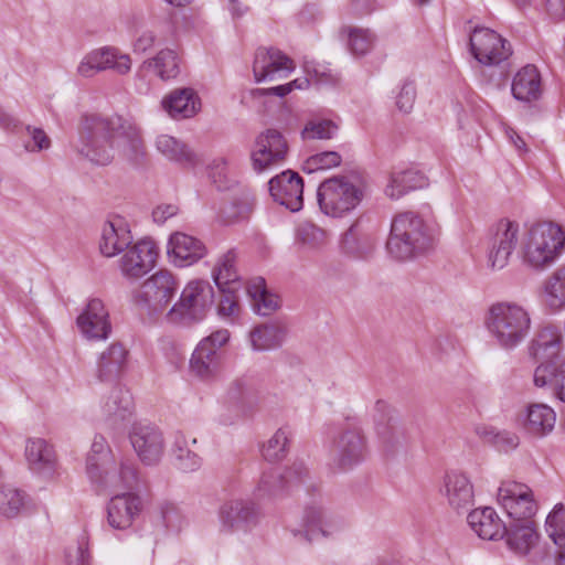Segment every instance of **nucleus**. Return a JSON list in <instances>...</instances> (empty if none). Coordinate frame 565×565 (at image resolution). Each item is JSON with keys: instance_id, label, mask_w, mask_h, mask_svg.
Here are the masks:
<instances>
[{"instance_id": "1a4fd4ad", "label": "nucleus", "mask_w": 565, "mask_h": 565, "mask_svg": "<svg viewBox=\"0 0 565 565\" xmlns=\"http://www.w3.org/2000/svg\"><path fill=\"white\" fill-rule=\"evenodd\" d=\"M178 289L174 275L168 269H159L143 279V316L158 321L167 311Z\"/></svg>"}, {"instance_id": "aec40b11", "label": "nucleus", "mask_w": 565, "mask_h": 565, "mask_svg": "<svg viewBox=\"0 0 565 565\" xmlns=\"http://www.w3.org/2000/svg\"><path fill=\"white\" fill-rule=\"evenodd\" d=\"M294 70V61L279 49L258 47L255 52L253 73L256 82L284 78Z\"/></svg>"}, {"instance_id": "4468645a", "label": "nucleus", "mask_w": 565, "mask_h": 565, "mask_svg": "<svg viewBox=\"0 0 565 565\" xmlns=\"http://www.w3.org/2000/svg\"><path fill=\"white\" fill-rule=\"evenodd\" d=\"M302 530H292V535L308 543L321 537L328 539L343 529V522L319 502L305 508Z\"/></svg>"}, {"instance_id": "412c9836", "label": "nucleus", "mask_w": 565, "mask_h": 565, "mask_svg": "<svg viewBox=\"0 0 565 565\" xmlns=\"http://www.w3.org/2000/svg\"><path fill=\"white\" fill-rule=\"evenodd\" d=\"M274 201L291 212H297L303 204V182L298 173L287 170L271 178L268 182Z\"/></svg>"}, {"instance_id": "20e7f679", "label": "nucleus", "mask_w": 565, "mask_h": 565, "mask_svg": "<svg viewBox=\"0 0 565 565\" xmlns=\"http://www.w3.org/2000/svg\"><path fill=\"white\" fill-rule=\"evenodd\" d=\"M486 327L497 345L504 350H513L529 335L531 316L527 309L519 303L501 301L489 308Z\"/></svg>"}, {"instance_id": "774afa93", "label": "nucleus", "mask_w": 565, "mask_h": 565, "mask_svg": "<svg viewBox=\"0 0 565 565\" xmlns=\"http://www.w3.org/2000/svg\"><path fill=\"white\" fill-rule=\"evenodd\" d=\"M545 10L553 21L565 20V0H545Z\"/></svg>"}, {"instance_id": "f704fd0d", "label": "nucleus", "mask_w": 565, "mask_h": 565, "mask_svg": "<svg viewBox=\"0 0 565 565\" xmlns=\"http://www.w3.org/2000/svg\"><path fill=\"white\" fill-rule=\"evenodd\" d=\"M376 435L382 450L387 456H394L406 450L412 440L407 427L392 419L386 424L377 425Z\"/></svg>"}, {"instance_id": "473e14b6", "label": "nucleus", "mask_w": 565, "mask_h": 565, "mask_svg": "<svg viewBox=\"0 0 565 565\" xmlns=\"http://www.w3.org/2000/svg\"><path fill=\"white\" fill-rule=\"evenodd\" d=\"M467 520L471 530L482 540L492 541L503 537L505 524L492 508L476 509L468 514Z\"/></svg>"}, {"instance_id": "e433bc0d", "label": "nucleus", "mask_w": 565, "mask_h": 565, "mask_svg": "<svg viewBox=\"0 0 565 565\" xmlns=\"http://www.w3.org/2000/svg\"><path fill=\"white\" fill-rule=\"evenodd\" d=\"M533 382L536 387L547 388L554 397L565 403V360L557 365H537Z\"/></svg>"}, {"instance_id": "f257e3e1", "label": "nucleus", "mask_w": 565, "mask_h": 565, "mask_svg": "<svg viewBox=\"0 0 565 565\" xmlns=\"http://www.w3.org/2000/svg\"><path fill=\"white\" fill-rule=\"evenodd\" d=\"M72 147L77 156L96 166L109 164L115 153L132 166L140 163L139 128L118 115L83 114Z\"/></svg>"}, {"instance_id": "69168bd1", "label": "nucleus", "mask_w": 565, "mask_h": 565, "mask_svg": "<svg viewBox=\"0 0 565 565\" xmlns=\"http://www.w3.org/2000/svg\"><path fill=\"white\" fill-rule=\"evenodd\" d=\"M492 446H494L499 451L509 452L519 446V437L511 431L498 430Z\"/></svg>"}, {"instance_id": "ddd939ff", "label": "nucleus", "mask_w": 565, "mask_h": 565, "mask_svg": "<svg viewBox=\"0 0 565 565\" xmlns=\"http://www.w3.org/2000/svg\"><path fill=\"white\" fill-rule=\"evenodd\" d=\"M230 332L220 329L205 337L196 345L190 359V371L202 380H211L221 370L222 353L220 349L228 341Z\"/></svg>"}, {"instance_id": "39448f33", "label": "nucleus", "mask_w": 565, "mask_h": 565, "mask_svg": "<svg viewBox=\"0 0 565 565\" xmlns=\"http://www.w3.org/2000/svg\"><path fill=\"white\" fill-rule=\"evenodd\" d=\"M565 249V232L553 222L532 225L522 241V256L526 265L534 269H545L553 265Z\"/></svg>"}, {"instance_id": "423d86ee", "label": "nucleus", "mask_w": 565, "mask_h": 565, "mask_svg": "<svg viewBox=\"0 0 565 565\" xmlns=\"http://www.w3.org/2000/svg\"><path fill=\"white\" fill-rule=\"evenodd\" d=\"M362 188L349 175H335L322 181L317 190L321 212L331 217H343L362 201Z\"/></svg>"}, {"instance_id": "37998d69", "label": "nucleus", "mask_w": 565, "mask_h": 565, "mask_svg": "<svg viewBox=\"0 0 565 565\" xmlns=\"http://www.w3.org/2000/svg\"><path fill=\"white\" fill-rule=\"evenodd\" d=\"M255 311L260 316H269L278 308V298L266 288L263 277L253 278L246 287Z\"/></svg>"}, {"instance_id": "393cba45", "label": "nucleus", "mask_w": 565, "mask_h": 565, "mask_svg": "<svg viewBox=\"0 0 565 565\" xmlns=\"http://www.w3.org/2000/svg\"><path fill=\"white\" fill-rule=\"evenodd\" d=\"M450 508L466 511L473 504V486L470 479L462 472L450 471L444 477L441 490Z\"/></svg>"}, {"instance_id": "dca6fc26", "label": "nucleus", "mask_w": 565, "mask_h": 565, "mask_svg": "<svg viewBox=\"0 0 565 565\" xmlns=\"http://www.w3.org/2000/svg\"><path fill=\"white\" fill-rule=\"evenodd\" d=\"M498 501L511 519L510 522L533 521L537 511L532 490L523 483H502L498 491Z\"/></svg>"}, {"instance_id": "f03ea898", "label": "nucleus", "mask_w": 565, "mask_h": 565, "mask_svg": "<svg viewBox=\"0 0 565 565\" xmlns=\"http://www.w3.org/2000/svg\"><path fill=\"white\" fill-rule=\"evenodd\" d=\"M438 234V225L431 215L403 212L392 221L386 248L395 259L407 260L431 250Z\"/></svg>"}, {"instance_id": "72a5a7b5", "label": "nucleus", "mask_w": 565, "mask_h": 565, "mask_svg": "<svg viewBox=\"0 0 565 565\" xmlns=\"http://www.w3.org/2000/svg\"><path fill=\"white\" fill-rule=\"evenodd\" d=\"M511 92L515 99L524 103L537 100L542 94L541 75L534 65L522 67L513 77Z\"/></svg>"}, {"instance_id": "4d7b16f0", "label": "nucleus", "mask_w": 565, "mask_h": 565, "mask_svg": "<svg viewBox=\"0 0 565 565\" xmlns=\"http://www.w3.org/2000/svg\"><path fill=\"white\" fill-rule=\"evenodd\" d=\"M342 162V157L337 151H323L309 157L305 164L303 170L308 173L318 170H328L339 167Z\"/></svg>"}, {"instance_id": "c03bdc74", "label": "nucleus", "mask_w": 565, "mask_h": 565, "mask_svg": "<svg viewBox=\"0 0 565 565\" xmlns=\"http://www.w3.org/2000/svg\"><path fill=\"white\" fill-rule=\"evenodd\" d=\"M556 414L545 404H533L529 407L526 429L534 435L543 436L552 431L555 426Z\"/></svg>"}, {"instance_id": "b1692460", "label": "nucleus", "mask_w": 565, "mask_h": 565, "mask_svg": "<svg viewBox=\"0 0 565 565\" xmlns=\"http://www.w3.org/2000/svg\"><path fill=\"white\" fill-rule=\"evenodd\" d=\"M141 511V499L136 493H116L107 507L108 524L117 530H125Z\"/></svg>"}, {"instance_id": "bf43d9fd", "label": "nucleus", "mask_w": 565, "mask_h": 565, "mask_svg": "<svg viewBox=\"0 0 565 565\" xmlns=\"http://www.w3.org/2000/svg\"><path fill=\"white\" fill-rule=\"evenodd\" d=\"M338 126L329 119L310 120L302 130L303 139H331Z\"/></svg>"}, {"instance_id": "4c0bfd02", "label": "nucleus", "mask_w": 565, "mask_h": 565, "mask_svg": "<svg viewBox=\"0 0 565 565\" xmlns=\"http://www.w3.org/2000/svg\"><path fill=\"white\" fill-rule=\"evenodd\" d=\"M428 184L426 177L415 169H404L393 171L388 184L385 188V194L393 200H397L417 189H423Z\"/></svg>"}, {"instance_id": "09e8293b", "label": "nucleus", "mask_w": 565, "mask_h": 565, "mask_svg": "<svg viewBox=\"0 0 565 565\" xmlns=\"http://www.w3.org/2000/svg\"><path fill=\"white\" fill-rule=\"evenodd\" d=\"M545 301L552 308L565 306V265L556 269L544 282Z\"/></svg>"}, {"instance_id": "680f3d73", "label": "nucleus", "mask_w": 565, "mask_h": 565, "mask_svg": "<svg viewBox=\"0 0 565 565\" xmlns=\"http://www.w3.org/2000/svg\"><path fill=\"white\" fill-rule=\"evenodd\" d=\"M416 99V87L414 82L406 81L403 83L397 96H396V106L397 108L405 114H408L414 106Z\"/></svg>"}, {"instance_id": "7c9ffc66", "label": "nucleus", "mask_w": 565, "mask_h": 565, "mask_svg": "<svg viewBox=\"0 0 565 565\" xmlns=\"http://www.w3.org/2000/svg\"><path fill=\"white\" fill-rule=\"evenodd\" d=\"M162 107L173 119L191 118L201 108V100L192 88H177L162 99Z\"/></svg>"}, {"instance_id": "ea45409f", "label": "nucleus", "mask_w": 565, "mask_h": 565, "mask_svg": "<svg viewBox=\"0 0 565 565\" xmlns=\"http://www.w3.org/2000/svg\"><path fill=\"white\" fill-rule=\"evenodd\" d=\"M156 148L168 160L182 167H194L199 162L198 156L186 143L170 135L158 136Z\"/></svg>"}, {"instance_id": "2eb2a0df", "label": "nucleus", "mask_w": 565, "mask_h": 565, "mask_svg": "<svg viewBox=\"0 0 565 565\" xmlns=\"http://www.w3.org/2000/svg\"><path fill=\"white\" fill-rule=\"evenodd\" d=\"M470 51L481 64L499 65L512 54L510 43L488 28H476L469 39Z\"/></svg>"}, {"instance_id": "7ed1b4c3", "label": "nucleus", "mask_w": 565, "mask_h": 565, "mask_svg": "<svg viewBox=\"0 0 565 565\" xmlns=\"http://www.w3.org/2000/svg\"><path fill=\"white\" fill-rule=\"evenodd\" d=\"M110 462V448L106 438L95 435L86 458V472L100 490L117 492L120 489L132 491L138 488V467L128 458L120 465L118 475L109 473L106 466Z\"/></svg>"}, {"instance_id": "5701e85b", "label": "nucleus", "mask_w": 565, "mask_h": 565, "mask_svg": "<svg viewBox=\"0 0 565 565\" xmlns=\"http://www.w3.org/2000/svg\"><path fill=\"white\" fill-rule=\"evenodd\" d=\"M77 326L84 337L90 340H106L110 335L109 315L103 301L93 298L85 310L77 317Z\"/></svg>"}, {"instance_id": "bb28decb", "label": "nucleus", "mask_w": 565, "mask_h": 565, "mask_svg": "<svg viewBox=\"0 0 565 565\" xmlns=\"http://www.w3.org/2000/svg\"><path fill=\"white\" fill-rule=\"evenodd\" d=\"M502 539L510 551L525 556L537 546L540 534L533 521L509 522L503 530Z\"/></svg>"}, {"instance_id": "2f4dec72", "label": "nucleus", "mask_w": 565, "mask_h": 565, "mask_svg": "<svg viewBox=\"0 0 565 565\" xmlns=\"http://www.w3.org/2000/svg\"><path fill=\"white\" fill-rule=\"evenodd\" d=\"M134 401L130 392L120 386L114 387L102 402V413L105 420L116 426L132 414Z\"/></svg>"}, {"instance_id": "13d9d810", "label": "nucleus", "mask_w": 565, "mask_h": 565, "mask_svg": "<svg viewBox=\"0 0 565 565\" xmlns=\"http://www.w3.org/2000/svg\"><path fill=\"white\" fill-rule=\"evenodd\" d=\"M242 286H226L218 288L221 291V299L217 307V312L223 318H232L239 312V302L237 291Z\"/></svg>"}, {"instance_id": "cd10ccee", "label": "nucleus", "mask_w": 565, "mask_h": 565, "mask_svg": "<svg viewBox=\"0 0 565 565\" xmlns=\"http://www.w3.org/2000/svg\"><path fill=\"white\" fill-rule=\"evenodd\" d=\"M128 350L119 342L111 343L96 362L95 376L99 382H114L126 370Z\"/></svg>"}, {"instance_id": "6ab92c4d", "label": "nucleus", "mask_w": 565, "mask_h": 565, "mask_svg": "<svg viewBox=\"0 0 565 565\" xmlns=\"http://www.w3.org/2000/svg\"><path fill=\"white\" fill-rule=\"evenodd\" d=\"M287 151L288 146L284 136L276 129H267L255 140L250 153L253 169L263 172L279 164L285 160Z\"/></svg>"}, {"instance_id": "f8f14e48", "label": "nucleus", "mask_w": 565, "mask_h": 565, "mask_svg": "<svg viewBox=\"0 0 565 565\" xmlns=\"http://www.w3.org/2000/svg\"><path fill=\"white\" fill-rule=\"evenodd\" d=\"M148 532L156 540L170 533L178 535L188 529L190 521L183 507L171 500H159L152 503L143 518Z\"/></svg>"}, {"instance_id": "338daca9", "label": "nucleus", "mask_w": 565, "mask_h": 565, "mask_svg": "<svg viewBox=\"0 0 565 565\" xmlns=\"http://www.w3.org/2000/svg\"><path fill=\"white\" fill-rule=\"evenodd\" d=\"M68 565H90L85 543H79L74 551L67 553Z\"/></svg>"}, {"instance_id": "5fc2aeb1", "label": "nucleus", "mask_w": 565, "mask_h": 565, "mask_svg": "<svg viewBox=\"0 0 565 565\" xmlns=\"http://www.w3.org/2000/svg\"><path fill=\"white\" fill-rule=\"evenodd\" d=\"M374 41L375 36L370 30L359 28L349 30L348 46L356 56L365 55L372 49Z\"/></svg>"}, {"instance_id": "f3484780", "label": "nucleus", "mask_w": 565, "mask_h": 565, "mask_svg": "<svg viewBox=\"0 0 565 565\" xmlns=\"http://www.w3.org/2000/svg\"><path fill=\"white\" fill-rule=\"evenodd\" d=\"M113 70L125 75L131 70V58L121 53L117 47L103 46L87 53L77 66V74L84 78H90L96 74Z\"/></svg>"}, {"instance_id": "de8ad7c7", "label": "nucleus", "mask_w": 565, "mask_h": 565, "mask_svg": "<svg viewBox=\"0 0 565 565\" xmlns=\"http://www.w3.org/2000/svg\"><path fill=\"white\" fill-rule=\"evenodd\" d=\"M141 242L138 241L124 249L119 259L121 275L130 282L135 284L141 277Z\"/></svg>"}, {"instance_id": "4be33fe9", "label": "nucleus", "mask_w": 565, "mask_h": 565, "mask_svg": "<svg viewBox=\"0 0 565 565\" xmlns=\"http://www.w3.org/2000/svg\"><path fill=\"white\" fill-rule=\"evenodd\" d=\"M167 253L175 266L188 267L203 259L207 247L194 236L175 232L170 235Z\"/></svg>"}, {"instance_id": "a211bd4d", "label": "nucleus", "mask_w": 565, "mask_h": 565, "mask_svg": "<svg viewBox=\"0 0 565 565\" xmlns=\"http://www.w3.org/2000/svg\"><path fill=\"white\" fill-rule=\"evenodd\" d=\"M519 223L502 218L490 230L488 260L492 268H504L519 242Z\"/></svg>"}, {"instance_id": "c756f323", "label": "nucleus", "mask_w": 565, "mask_h": 565, "mask_svg": "<svg viewBox=\"0 0 565 565\" xmlns=\"http://www.w3.org/2000/svg\"><path fill=\"white\" fill-rule=\"evenodd\" d=\"M25 458L32 472L51 477L56 466V455L52 445L42 438H30L25 445Z\"/></svg>"}, {"instance_id": "3c124183", "label": "nucleus", "mask_w": 565, "mask_h": 565, "mask_svg": "<svg viewBox=\"0 0 565 565\" xmlns=\"http://www.w3.org/2000/svg\"><path fill=\"white\" fill-rule=\"evenodd\" d=\"M253 202L252 194L243 192L239 198L234 199L228 205L223 207L222 223L230 224L247 217L253 209Z\"/></svg>"}, {"instance_id": "a19ab883", "label": "nucleus", "mask_w": 565, "mask_h": 565, "mask_svg": "<svg viewBox=\"0 0 565 565\" xmlns=\"http://www.w3.org/2000/svg\"><path fill=\"white\" fill-rule=\"evenodd\" d=\"M545 531L557 547L556 565H565V507L562 503L548 513Z\"/></svg>"}, {"instance_id": "6e6552de", "label": "nucleus", "mask_w": 565, "mask_h": 565, "mask_svg": "<svg viewBox=\"0 0 565 565\" xmlns=\"http://www.w3.org/2000/svg\"><path fill=\"white\" fill-rule=\"evenodd\" d=\"M214 302V289L207 280L193 279L181 291L179 300L166 317L172 323L192 324L202 321Z\"/></svg>"}, {"instance_id": "052dcab7", "label": "nucleus", "mask_w": 565, "mask_h": 565, "mask_svg": "<svg viewBox=\"0 0 565 565\" xmlns=\"http://www.w3.org/2000/svg\"><path fill=\"white\" fill-rule=\"evenodd\" d=\"M210 177L216 188L221 191L232 188L234 180L228 177L225 159H215L210 167Z\"/></svg>"}, {"instance_id": "c85d7f7f", "label": "nucleus", "mask_w": 565, "mask_h": 565, "mask_svg": "<svg viewBox=\"0 0 565 565\" xmlns=\"http://www.w3.org/2000/svg\"><path fill=\"white\" fill-rule=\"evenodd\" d=\"M131 244L132 236L122 217L115 216L104 224L99 243V249L104 256L113 257Z\"/></svg>"}, {"instance_id": "c9c22d12", "label": "nucleus", "mask_w": 565, "mask_h": 565, "mask_svg": "<svg viewBox=\"0 0 565 565\" xmlns=\"http://www.w3.org/2000/svg\"><path fill=\"white\" fill-rule=\"evenodd\" d=\"M375 238L361 228L359 222L353 223L342 235L341 249L344 254L358 258H369L375 249Z\"/></svg>"}, {"instance_id": "e2e57ef3", "label": "nucleus", "mask_w": 565, "mask_h": 565, "mask_svg": "<svg viewBox=\"0 0 565 565\" xmlns=\"http://www.w3.org/2000/svg\"><path fill=\"white\" fill-rule=\"evenodd\" d=\"M25 131L32 139V143L24 145L25 150L35 152L46 150L51 147V139L42 128L28 125Z\"/></svg>"}, {"instance_id": "58836bf2", "label": "nucleus", "mask_w": 565, "mask_h": 565, "mask_svg": "<svg viewBox=\"0 0 565 565\" xmlns=\"http://www.w3.org/2000/svg\"><path fill=\"white\" fill-rule=\"evenodd\" d=\"M237 258L238 254L235 248H230L216 257L212 267V278L217 288L242 286Z\"/></svg>"}, {"instance_id": "a18cd8bd", "label": "nucleus", "mask_w": 565, "mask_h": 565, "mask_svg": "<svg viewBox=\"0 0 565 565\" xmlns=\"http://www.w3.org/2000/svg\"><path fill=\"white\" fill-rule=\"evenodd\" d=\"M164 451L166 443L162 431L154 426L143 427V467L159 465Z\"/></svg>"}, {"instance_id": "49530a36", "label": "nucleus", "mask_w": 565, "mask_h": 565, "mask_svg": "<svg viewBox=\"0 0 565 565\" xmlns=\"http://www.w3.org/2000/svg\"><path fill=\"white\" fill-rule=\"evenodd\" d=\"M148 68L162 81L175 78L180 73L179 57L172 50H162L148 62Z\"/></svg>"}, {"instance_id": "0e129e2a", "label": "nucleus", "mask_w": 565, "mask_h": 565, "mask_svg": "<svg viewBox=\"0 0 565 565\" xmlns=\"http://www.w3.org/2000/svg\"><path fill=\"white\" fill-rule=\"evenodd\" d=\"M303 70L306 74L317 83L327 84L335 81L331 71L316 61H305Z\"/></svg>"}, {"instance_id": "8fccbe9b", "label": "nucleus", "mask_w": 565, "mask_h": 565, "mask_svg": "<svg viewBox=\"0 0 565 565\" xmlns=\"http://www.w3.org/2000/svg\"><path fill=\"white\" fill-rule=\"evenodd\" d=\"M173 456L175 466L184 471H195L201 466V458L188 448V441L184 435L178 434L173 444Z\"/></svg>"}, {"instance_id": "79ce46f5", "label": "nucleus", "mask_w": 565, "mask_h": 565, "mask_svg": "<svg viewBox=\"0 0 565 565\" xmlns=\"http://www.w3.org/2000/svg\"><path fill=\"white\" fill-rule=\"evenodd\" d=\"M286 337V329L278 323H267L250 331V345L256 351H267L280 347Z\"/></svg>"}, {"instance_id": "864d4df0", "label": "nucleus", "mask_w": 565, "mask_h": 565, "mask_svg": "<svg viewBox=\"0 0 565 565\" xmlns=\"http://www.w3.org/2000/svg\"><path fill=\"white\" fill-rule=\"evenodd\" d=\"M296 242L308 248H318L326 242V232L311 222H303L297 227Z\"/></svg>"}, {"instance_id": "0eeeda50", "label": "nucleus", "mask_w": 565, "mask_h": 565, "mask_svg": "<svg viewBox=\"0 0 565 565\" xmlns=\"http://www.w3.org/2000/svg\"><path fill=\"white\" fill-rule=\"evenodd\" d=\"M330 451L333 466L342 471L353 469L367 458L369 441L358 418H347L339 426Z\"/></svg>"}, {"instance_id": "603ef678", "label": "nucleus", "mask_w": 565, "mask_h": 565, "mask_svg": "<svg viewBox=\"0 0 565 565\" xmlns=\"http://www.w3.org/2000/svg\"><path fill=\"white\" fill-rule=\"evenodd\" d=\"M289 431L287 428H279L263 446V456L268 461L282 459L287 454Z\"/></svg>"}, {"instance_id": "a878e982", "label": "nucleus", "mask_w": 565, "mask_h": 565, "mask_svg": "<svg viewBox=\"0 0 565 565\" xmlns=\"http://www.w3.org/2000/svg\"><path fill=\"white\" fill-rule=\"evenodd\" d=\"M562 334L555 327H543L531 341L530 355L539 365H557L556 360L561 353Z\"/></svg>"}, {"instance_id": "6e6d98bb", "label": "nucleus", "mask_w": 565, "mask_h": 565, "mask_svg": "<svg viewBox=\"0 0 565 565\" xmlns=\"http://www.w3.org/2000/svg\"><path fill=\"white\" fill-rule=\"evenodd\" d=\"M24 505V495L21 491L12 488L0 490V514L7 518L17 516Z\"/></svg>"}, {"instance_id": "9d476101", "label": "nucleus", "mask_w": 565, "mask_h": 565, "mask_svg": "<svg viewBox=\"0 0 565 565\" xmlns=\"http://www.w3.org/2000/svg\"><path fill=\"white\" fill-rule=\"evenodd\" d=\"M309 471L302 462H294L284 472L278 469L264 471L255 490L257 500H278L291 492L298 484L305 482Z\"/></svg>"}, {"instance_id": "9b49d317", "label": "nucleus", "mask_w": 565, "mask_h": 565, "mask_svg": "<svg viewBox=\"0 0 565 565\" xmlns=\"http://www.w3.org/2000/svg\"><path fill=\"white\" fill-rule=\"evenodd\" d=\"M217 518L222 533H247L259 524L263 513L253 500L235 498L221 504Z\"/></svg>"}]
</instances>
